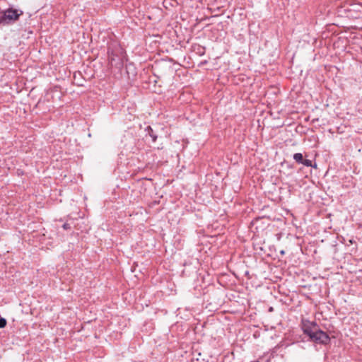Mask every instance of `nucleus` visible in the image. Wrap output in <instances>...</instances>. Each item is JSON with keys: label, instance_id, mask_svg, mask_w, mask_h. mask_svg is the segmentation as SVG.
Here are the masks:
<instances>
[{"label": "nucleus", "instance_id": "9", "mask_svg": "<svg viewBox=\"0 0 362 362\" xmlns=\"http://www.w3.org/2000/svg\"><path fill=\"white\" fill-rule=\"evenodd\" d=\"M7 325V321L6 318L0 317V328H4Z\"/></svg>", "mask_w": 362, "mask_h": 362}, {"label": "nucleus", "instance_id": "1", "mask_svg": "<svg viewBox=\"0 0 362 362\" xmlns=\"http://www.w3.org/2000/svg\"><path fill=\"white\" fill-rule=\"evenodd\" d=\"M301 329L303 334L309 337L310 341L320 344H327L330 341L327 333L321 330L315 321L302 319Z\"/></svg>", "mask_w": 362, "mask_h": 362}, {"label": "nucleus", "instance_id": "4", "mask_svg": "<svg viewBox=\"0 0 362 362\" xmlns=\"http://www.w3.org/2000/svg\"><path fill=\"white\" fill-rule=\"evenodd\" d=\"M126 71L129 78L136 75V69L134 63L129 62L126 64Z\"/></svg>", "mask_w": 362, "mask_h": 362}, {"label": "nucleus", "instance_id": "12", "mask_svg": "<svg viewBox=\"0 0 362 362\" xmlns=\"http://www.w3.org/2000/svg\"><path fill=\"white\" fill-rule=\"evenodd\" d=\"M74 79L76 80V77H77V74L76 73L74 74Z\"/></svg>", "mask_w": 362, "mask_h": 362}, {"label": "nucleus", "instance_id": "14", "mask_svg": "<svg viewBox=\"0 0 362 362\" xmlns=\"http://www.w3.org/2000/svg\"><path fill=\"white\" fill-rule=\"evenodd\" d=\"M280 253H281V255H284L285 252H284V250H281V251L280 252Z\"/></svg>", "mask_w": 362, "mask_h": 362}, {"label": "nucleus", "instance_id": "7", "mask_svg": "<svg viewBox=\"0 0 362 362\" xmlns=\"http://www.w3.org/2000/svg\"><path fill=\"white\" fill-rule=\"evenodd\" d=\"M293 158L297 163L301 164L304 158L301 153H296L293 154Z\"/></svg>", "mask_w": 362, "mask_h": 362}, {"label": "nucleus", "instance_id": "10", "mask_svg": "<svg viewBox=\"0 0 362 362\" xmlns=\"http://www.w3.org/2000/svg\"><path fill=\"white\" fill-rule=\"evenodd\" d=\"M62 228L64 229V230H70L71 228V226L69 223H64L63 225H62Z\"/></svg>", "mask_w": 362, "mask_h": 362}, {"label": "nucleus", "instance_id": "15", "mask_svg": "<svg viewBox=\"0 0 362 362\" xmlns=\"http://www.w3.org/2000/svg\"><path fill=\"white\" fill-rule=\"evenodd\" d=\"M79 76H81V74L80 72L78 73Z\"/></svg>", "mask_w": 362, "mask_h": 362}, {"label": "nucleus", "instance_id": "8", "mask_svg": "<svg viewBox=\"0 0 362 362\" xmlns=\"http://www.w3.org/2000/svg\"><path fill=\"white\" fill-rule=\"evenodd\" d=\"M301 164H303V165L307 166V167H312L313 168H317V164L316 163L313 164L312 160H308V159L303 158V160Z\"/></svg>", "mask_w": 362, "mask_h": 362}, {"label": "nucleus", "instance_id": "2", "mask_svg": "<svg viewBox=\"0 0 362 362\" xmlns=\"http://www.w3.org/2000/svg\"><path fill=\"white\" fill-rule=\"evenodd\" d=\"M107 54L111 66L121 71L125 58L124 49L118 43H112L107 47Z\"/></svg>", "mask_w": 362, "mask_h": 362}, {"label": "nucleus", "instance_id": "5", "mask_svg": "<svg viewBox=\"0 0 362 362\" xmlns=\"http://www.w3.org/2000/svg\"><path fill=\"white\" fill-rule=\"evenodd\" d=\"M145 131H146V134L151 137L153 142H156V139H157V138H158V136H157V134L154 132V131H153V129L151 128V126H148V127L145 129Z\"/></svg>", "mask_w": 362, "mask_h": 362}, {"label": "nucleus", "instance_id": "6", "mask_svg": "<svg viewBox=\"0 0 362 362\" xmlns=\"http://www.w3.org/2000/svg\"><path fill=\"white\" fill-rule=\"evenodd\" d=\"M194 51L199 56H203L205 54V47L197 45L194 46Z\"/></svg>", "mask_w": 362, "mask_h": 362}, {"label": "nucleus", "instance_id": "3", "mask_svg": "<svg viewBox=\"0 0 362 362\" xmlns=\"http://www.w3.org/2000/svg\"><path fill=\"white\" fill-rule=\"evenodd\" d=\"M0 16V25H6L17 21L23 12L21 10L8 8L4 11Z\"/></svg>", "mask_w": 362, "mask_h": 362}, {"label": "nucleus", "instance_id": "11", "mask_svg": "<svg viewBox=\"0 0 362 362\" xmlns=\"http://www.w3.org/2000/svg\"><path fill=\"white\" fill-rule=\"evenodd\" d=\"M77 85H78V86H83V83L82 82H79V81H78V82H77Z\"/></svg>", "mask_w": 362, "mask_h": 362}, {"label": "nucleus", "instance_id": "13", "mask_svg": "<svg viewBox=\"0 0 362 362\" xmlns=\"http://www.w3.org/2000/svg\"><path fill=\"white\" fill-rule=\"evenodd\" d=\"M269 312L273 311V308H272V307H270V308H269Z\"/></svg>", "mask_w": 362, "mask_h": 362}]
</instances>
